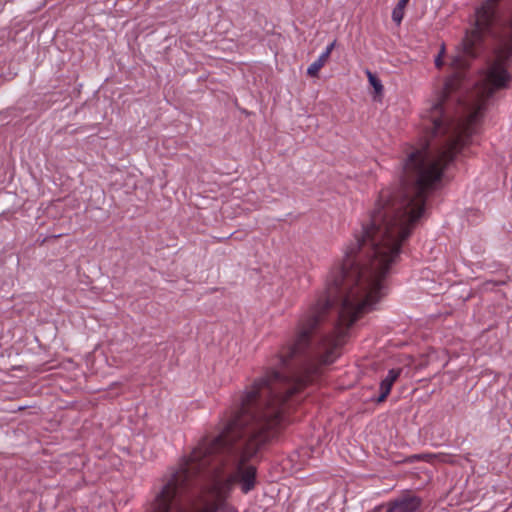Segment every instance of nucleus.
I'll use <instances>...</instances> for the list:
<instances>
[{"label": "nucleus", "mask_w": 512, "mask_h": 512, "mask_svg": "<svg viewBox=\"0 0 512 512\" xmlns=\"http://www.w3.org/2000/svg\"><path fill=\"white\" fill-rule=\"evenodd\" d=\"M328 57L326 54H320L319 57L309 65L307 69V74L311 77H316L320 71V69L326 64L328 61Z\"/></svg>", "instance_id": "nucleus-5"}, {"label": "nucleus", "mask_w": 512, "mask_h": 512, "mask_svg": "<svg viewBox=\"0 0 512 512\" xmlns=\"http://www.w3.org/2000/svg\"><path fill=\"white\" fill-rule=\"evenodd\" d=\"M384 277H327L324 294L301 316L292 343L277 355L265 374L241 397L238 414L211 441H202L188 459L155 492L152 511H166L177 485L192 484L207 469L222 493L235 484L244 494L256 486V467L246 462L283 423L284 404L334 362L350 326L371 311L382 296Z\"/></svg>", "instance_id": "nucleus-1"}, {"label": "nucleus", "mask_w": 512, "mask_h": 512, "mask_svg": "<svg viewBox=\"0 0 512 512\" xmlns=\"http://www.w3.org/2000/svg\"><path fill=\"white\" fill-rule=\"evenodd\" d=\"M405 5L397 3L396 7L392 11L393 21L399 25L404 17Z\"/></svg>", "instance_id": "nucleus-7"}, {"label": "nucleus", "mask_w": 512, "mask_h": 512, "mask_svg": "<svg viewBox=\"0 0 512 512\" xmlns=\"http://www.w3.org/2000/svg\"><path fill=\"white\" fill-rule=\"evenodd\" d=\"M438 55H441V57H444V55H445V44L444 43L441 44L440 51H439Z\"/></svg>", "instance_id": "nucleus-10"}, {"label": "nucleus", "mask_w": 512, "mask_h": 512, "mask_svg": "<svg viewBox=\"0 0 512 512\" xmlns=\"http://www.w3.org/2000/svg\"><path fill=\"white\" fill-rule=\"evenodd\" d=\"M192 484L177 485V493L171 501L168 502L166 511H152L155 503V497L148 504L146 512H238V510L228 504L223 498L218 488L210 491L208 495L204 496L198 503L193 504L191 509L182 505V497Z\"/></svg>", "instance_id": "nucleus-2"}, {"label": "nucleus", "mask_w": 512, "mask_h": 512, "mask_svg": "<svg viewBox=\"0 0 512 512\" xmlns=\"http://www.w3.org/2000/svg\"><path fill=\"white\" fill-rule=\"evenodd\" d=\"M336 45V41L334 40L332 43H330L326 49L322 52V54H326V56L329 58L332 50L334 49Z\"/></svg>", "instance_id": "nucleus-8"}, {"label": "nucleus", "mask_w": 512, "mask_h": 512, "mask_svg": "<svg viewBox=\"0 0 512 512\" xmlns=\"http://www.w3.org/2000/svg\"><path fill=\"white\" fill-rule=\"evenodd\" d=\"M401 371L402 370L400 368L391 369L388 371V374L380 383V387H379L380 395L378 396V398L376 400L377 403H381V402L385 401L387 396L390 394L393 384L399 378Z\"/></svg>", "instance_id": "nucleus-4"}, {"label": "nucleus", "mask_w": 512, "mask_h": 512, "mask_svg": "<svg viewBox=\"0 0 512 512\" xmlns=\"http://www.w3.org/2000/svg\"><path fill=\"white\" fill-rule=\"evenodd\" d=\"M421 504L419 497L407 494L391 502L387 512H420Z\"/></svg>", "instance_id": "nucleus-3"}, {"label": "nucleus", "mask_w": 512, "mask_h": 512, "mask_svg": "<svg viewBox=\"0 0 512 512\" xmlns=\"http://www.w3.org/2000/svg\"><path fill=\"white\" fill-rule=\"evenodd\" d=\"M408 2L409 0H399L398 3L406 6Z\"/></svg>", "instance_id": "nucleus-11"}, {"label": "nucleus", "mask_w": 512, "mask_h": 512, "mask_svg": "<svg viewBox=\"0 0 512 512\" xmlns=\"http://www.w3.org/2000/svg\"><path fill=\"white\" fill-rule=\"evenodd\" d=\"M435 66L437 68H441L443 66V57L441 55H437L435 58Z\"/></svg>", "instance_id": "nucleus-9"}, {"label": "nucleus", "mask_w": 512, "mask_h": 512, "mask_svg": "<svg viewBox=\"0 0 512 512\" xmlns=\"http://www.w3.org/2000/svg\"><path fill=\"white\" fill-rule=\"evenodd\" d=\"M366 75L368 77L369 83L374 88L376 94H381L383 92V85L381 81L369 70L366 71Z\"/></svg>", "instance_id": "nucleus-6"}]
</instances>
